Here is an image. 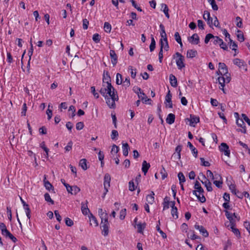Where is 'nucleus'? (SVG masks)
Here are the masks:
<instances>
[{
	"instance_id": "obj_1",
	"label": "nucleus",
	"mask_w": 250,
	"mask_h": 250,
	"mask_svg": "<svg viewBox=\"0 0 250 250\" xmlns=\"http://www.w3.org/2000/svg\"><path fill=\"white\" fill-rule=\"evenodd\" d=\"M160 28L161 29L160 36L161 37L160 41L161 46L160 48L162 47V50L164 48L166 51H168L169 47L168 43L167 36L165 29V26L163 24H160Z\"/></svg>"
},
{
	"instance_id": "obj_2",
	"label": "nucleus",
	"mask_w": 250,
	"mask_h": 250,
	"mask_svg": "<svg viewBox=\"0 0 250 250\" xmlns=\"http://www.w3.org/2000/svg\"><path fill=\"white\" fill-rule=\"evenodd\" d=\"M230 80V76H225L224 75H221V76L219 77L217 79L218 82L221 85V86L219 87V88L221 89L224 93H226L224 89L225 83H229Z\"/></svg>"
},
{
	"instance_id": "obj_3",
	"label": "nucleus",
	"mask_w": 250,
	"mask_h": 250,
	"mask_svg": "<svg viewBox=\"0 0 250 250\" xmlns=\"http://www.w3.org/2000/svg\"><path fill=\"white\" fill-rule=\"evenodd\" d=\"M116 83L118 85H120L122 83H123L124 85L126 86L127 87L129 86L130 84V79L128 77L125 78V80H123L122 75L118 73L116 74Z\"/></svg>"
},
{
	"instance_id": "obj_4",
	"label": "nucleus",
	"mask_w": 250,
	"mask_h": 250,
	"mask_svg": "<svg viewBox=\"0 0 250 250\" xmlns=\"http://www.w3.org/2000/svg\"><path fill=\"white\" fill-rule=\"evenodd\" d=\"M234 115H235V117L237 118L236 119V124L238 126L241 127V129H237V131L238 132H241L242 133H243L244 134L247 133V130L246 127L245 125V124L244 122V120L242 118V119H239V114L237 112H235L234 113Z\"/></svg>"
},
{
	"instance_id": "obj_5",
	"label": "nucleus",
	"mask_w": 250,
	"mask_h": 250,
	"mask_svg": "<svg viewBox=\"0 0 250 250\" xmlns=\"http://www.w3.org/2000/svg\"><path fill=\"white\" fill-rule=\"evenodd\" d=\"M175 56L178 58L176 60V63L177 67L179 69H182L183 68L185 67V64L184 63L185 58L179 52H176L175 54Z\"/></svg>"
},
{
	"instance_id": "obj_6",
	"label": "nucleus",
	"mask_w": 250,
	"mask_h": 250,
	"mask_svg": "<svg viewBox=\"0 0 250 250\" xmlns=\"http://www.w3.org/2000/svg\"><path fill=\"white\" fill-rule=\"evenodd\" d=\"M225 215L227 219L229 220V222L225 223V226L229 228L230 226L233 225L236 226V220L232 216L231 213L229 212L227 210H225Z\"/></svg>"
},
{
	"instance_id": "obj_7",
	"label": "nucleus",
	"mask_w": 250,
	"mask_h": 250,
	"mask_svg": "<svg viewBox=\"0 0 250 250\" xmlns=\"http://www.w3.org/2000/svg\"><path fill=\"white\" fill-rule=\"evenodd\" d=\"M112 96L109 98L108 96L105 98L106 103L110 108H115V101H117L119 99L118 95H113Z\"/></svg>"
},
{
	"instance_id": "obj_8",
	"label": "nucleus",
	"mask_w": 250,
	"mask_h": 250,
	"mask_svg": "<svg viewBox=\"0 0 250 250\" xmlns=\"http://www.w3.org/2000/svg\"><path fill=\"white\" fill-rule=\"evenodd\" d=\"M219 72L220 75H224L225 76H230V74L228 73V67L225 63L223 62H219Z\"/></svg>"
},
{
	"instance_id": "obj_9",
	"label": "nucleus",
	"mask_w": 250,
	"mask_h": 250,
	"mask_svg": "<svg viewBox=\"0 0 250 250\" xmlns=\"http://www.w3.org/2000/svg\"><path fill=\"white\" fill-rule=\"evenodd\" d=\"M172 94L170 90H168L165 97V104L167 107L172 108L173 106L172 103Z\"/></svg>"
},
{
	"instance_id": "obj_10",
	"label": "nucleus",
	"mask_w": 250,
	"mask_h": 250,
	"mask_svg": "<svg viewBox=\"0 0 250 250\" xmlns=\"http://www.w3.org/2000/svg\"><path fill=\"white\" fill-rule=\"evenodd\" d=\"M186 120L189 122V125L191 126H195V124L200 122V118L198 116L192 114L190 115L189 118H187Z\"/></svg>"
},
{
	"instance_id": "obj_11",
	"label": "nucleus",
	"mask_w": 250,
	"mask_h": 250,
	"mask_svg": "<svg viewBox=\"0 0 250 250\" xmlns=\"http://www.w3.org/2000/svg\"><path fill=\"white\" fill-rule=\"evenodd\" d=\"M188 41L192 44H198L200 42V39L197 34H193L191 36L188 37Z\"/></svg>"
},
{
	"instance_id": "obj_12",
	"label": "nucleus",
	"mask_w": 250,
	"mask_h": 250,
	"mask_svg": "<svg viewBox=\"0 0 250 250\" xmlns=\"http://www.w3.org/2000/svg\"><path fill=\"white\" fill-rule=\"evenodd\" d=\"M219 148L221 151L224 152V154L228 157L230 156V150L228 145L225 143L221 144Z\"/></svg>"
},
{
	"instance_id": "obj_13",
	"label": "nucleus",
	"mask_w": 250,
	"mask_h": 250,
	"mask_svg": "<svg viewBox=\"0 0 250 250\" xmlns=\"http://www.w3.org/2000/svg\"><path fill=\"white\" fill-rule=\"evenodd\" d=\"M43 183L44 186L47 190L51 191L53 193L55 192L54 187L48 181L46 180V175H44Z\"/></svg>"
},
{
	"instance_id": "obj_14",
	"label": "nucleus",
	"mask_w": 250,
	"mask_h": 250,
	"mask_svg": "<svg viewBox=\"0 0 250 250\" xmlns=\"http://www.w3.org/2000/svg\"><path fill=\"white\" fill-rule=\"evenodd\" d=\"M106 93L108 96L111 97L113 95H117V91H115V88L113 87L111 83H108L106 85Z\"/></svg>"
},
{
	"instance_id": "obj_15",
	"label": "nucleus",
	"mask_w": 250,
	"mask_h": 250,
	"mask_svg": "<svg viewBox=\"0 0 250 250\" xmlns=\"http://www.w3.org/2000/svg\"><path fill=\"white\" fill-rule=\"evenodd\" d=\"M203 18L205 20L207 21V23L210 27H212L213 25L212 21L213 19L210 17V13L208 11H205L203 15Z\"/></svg>"
},
{
	"instance_id": "obj_16",
	"label": "nucleus",
	"mask_w": 250,
	"mask_h": 250,
	"mask_svg": "<svg viewBox=\"0 0 250 250\" xmlns=\"http://www.w3.org/2000/svg\"><path fill=\"white\" fill-rule=\"evenodd\" d=\"M101 228H102V234L104 236H107L109 232V223L108 221L107 222L104 221L103 223L101 222Z\"/></svg>"
},
{
	"instance_id": "obj_17",
	"label": "nucleus",
	"mask_w": 250,
	"mask_h": 250,
	"mask_svg": "<svg viewBox=\"0 0 250 250\" xmlns=\"http://www.w3.org/2000/svg\"><path fill=\"white\" fill-rule=\"evenodd\" d=\"M194 228L195 229L198 230L202 234V235L205 237H207L208 236V231L203 226H200L199 225L195 224Z\"/></svg>"
},
{
	"instance_id": "obj_18",
	"label": "nucleus",
	"mask_w": 250,
	"mask_h": 250,
	"mask_svg": "<svg viewBox=\"0 0 250 250\" xmlns=\"http://www.w3.org/2000/svg\"><path fill=\"white\" fill-rule=\"evenodd\" d=\"M110 56L111 59L112 64L114 66L116 65L118 61V57L114 50H110Z\"/></svg>"
},
{
	"instance_id": "obj_19",
	"label": "nucleus",
	"mask_w": 250,
	"mask_h": 250,
	"mask_svg": "<svg viewBox=\"0 0 250 250\" xmlns=\"http://www.w3.org/2000/svg\"><path fill=\"white\" fill-rule=\"evenodd\" d=\"M103 83H106V84L108 83H111V78L110 77L109 72L105 70L104 71L103 78Z\"/></svg>"
},
{
	"instance_id": "obj_20",
	"label": "nucleus",
	"mask_w": 250,
	"mask_h": 250,
	"mask_svg": "<svg viewBox=\"0 0 250 250\" xmlns=\"http://www.w3.org/2000/svg\"><path fill=\"white\" fill-rule=\"evenodd\" d=\"M175 119V115L172 113H169L166 118V122L169 125H171L174 123Z\"/></svg>"
},
{
	"instance_id": "obj_21",
	"label": "nucleus",
	"mask_w": 250,
	"mask_h": 250,
	"mask_svg": "<svg viewBox=\"0 0 250 250\" xmlns=\"http://www.w3.org/2000/svg\"><path fill=\"white\" fill-rule=\"evenodd\" d=\"M169 81L170 84L172 86L174 87L177 86L178 83L177 78L174 75L171 74L169 75Z\"/></svg>"
},
{
	"instance_id": "obj_22",
	"label": "nucleus",
	"mask_w": 250,
	"mask_h": 250,
	"mask_svg": "<svg viewBox=\"0 0 250 250\" xmlns=\"http://www.w3.org/2000/svg\"><path fill=\"white\" fill-rule=\"evenodd\" d=\"M89 219L90 221V225H94L95 227L98 226V222L96 217L93 215L92 213H90L89 216Z\"/></svg>"
},
{
	"instance_id": "obj_23",
	"label": "nucleus",
	"mask_w": 250,
	"mask_h": 250,
	"mask_svg": "<svg viewBox=\"0 0 250 250\" xmlns=\"http://www.w3.org/2000/svg\"><path fill=\"white\" fill-rule=\"evenodd\" d=\"M188 146L191 150L193 155L195 157H197L198 154V150L197 149L192 145V144L190 142H188Z\"/></svg>"
},
{
	"instance_id": "obj_24",
	"label": "nucleus",
	"mask_w": 250,
	"mask_h": 250,
	"mask_svg": "<svg viewBox=\"0 0 250 250\" xmlns=\"http://www.w3.org/2000/svg\"><path fill=\"white\" fill-rule=\"evenodd\" d=\"M150 165L149 163H147L146 161L144 160L142 163V171L144 173V174L146 175L147 173L148 169L149 168Z\"/></svg>"
},
{
	"instance_id": "obj_25",
	"label": "nucleus",
	"mask_w": 250,
	"mask_h": 250,
	"mask_svg": "<svg viewBox=\"0 0 250 250\" xmlns=\"http://www.w3.org/2000/svg\"><path fill=\"white\" fill-rule=\"evenodd\" d=\"M197 55V51L193 49H189L187 51V57L188 58H193Z\"/></svg>"
},
{
	"instance_id": "obj_26",
	"label": "nucleus",
	"mask_w": 250,
	"mask_h": 250,
	"mask_svg": "<svg viewBox=\"0 0 250 250\" xmlns=\"http://www.w3.org/2000/svg\"><path fill=\"white\" fill-rule=\"evenodd\" d=\"M123 153L125 156H127L128 154V151L130 149L128 144L127 143H123Z\"/></svg>"
},
{
	"instance_id": "obj_27",
	"label": "nucleus",
	"mask_w": 250,
	"mask_h": 250,
	"mask_svg": "<svg viewBox=\"0 0 250 250\" xmlns=\"http://www.w3.org/2000/svg\"><path fill=\"white\" fill-rule=\"evenodd\" d=\"M111 180L110 175L108 173H106L104 176V186H110V183Z\"/></svg>"
},
{
	"instance_id": "obj_28",
	"label": "nucleus",
	"mask_w": 250,
	"mask_h": 250,
	"mask_svg": "<svg viewBox=\"0 0 250 250\" xmlns=\"http://www.w3.org/2000/svg\"><path fill=\"white\" fill-rule=\"evenodd\" d=\"M194 188L195 189L197 190V191L199 192L200 194H203L204 192L203 188H202L200 184L197 181H196Z\"/></svg>"
},
{
	"instance_id": "obj_29",
	"label": "nucleus",
	"mask_w": 250,
	"mask_h": 250,
	"mask_svg": "<svg viewBox=\"0 0 250 250\" xmlns=\"http://www.w3.org/2000/svg\"><path fill=\"white\" fill-rule=\"evenodd\" d=\"M87 201H86V204H84L83 203H82V207H81V210L82 213L84 215L87 214L88 212L90 211L89 209L87 208Z\"/></svg>"
},
{
	"instance_id": "obj_30",
	"label": "nucleus",
	"mask_w": 250,
	"mask_h": 250,
	"mask_svg": "<svg viewBox=\"0 0 250 250\" xmlns=\"http://www.w3.org/2000/svg\"><path fill=\"white\" fill-rule=\"evenodd\" d=\"M229 228L230 229H231V231L234 233V234L236 236L237 238H239L241 237V233L239 229L235 228V226L231 225L230 226Z\"/></svg>"
},
{
	"instance_id": "obj_31",
	"label": "nucleus",
	"mask_w": 250,
	"mask_h": 250,
	"mask_svg": "<svg viewBox=\"0 0 250 250\" xmlns=\"http://www.w3.org/2000/svg\"><path fill=\"white\" fill-rule=\"evenodd\" d=\"M154 193L153 191H151L150 195H148L146 197V200L149 204H152L154 202Z\"/></svg>"
},
{
	"instance_id": "obj_32",
	"label": "nucleus",
	"mask_w": 250,
	"mask_h": 250,
	"mask_svg": "<svg viewBox=\"0 0 250 250\" xmlns=\"http://www.w3.org/2000/svg\"><path fill=\"white\" fill-rule=\"evenodd\" d=\"M161 8H163V12L165 13L166 17H167V19L169 18V15L168 14V8L167 4L162 3L161 4Z\"/></svg>"
},
{
	"instance_id": "obj_33",
	"label": "nucleus",
	"mask_w": 250,
	"mask_h": 250,
	"mask_svg": "<svg viewBox=\"0 0 250 250\" xmlns=\"http://www.w3.org/2000/svg\"><path fill=\"white\" fill-rule=\"evenodd\" d=\"M156 42L153 35L151 36V43L149 46L150 51L152 52L155 48Z\"/></svg>"
},
{
	"instance_id": "obj_34",
	"label": "nucleus",
	"mask_w": 250,
	"mask_h": 250,
	"mask_svg": "<svg viewBox=\"0 0 250 250\" xmlns=\"http://www.w3.org/2000/svg\"><path fill=\"white\" fill-rule=\"evenodd\" d=\"M99 92L104 98H106L108 97L106 93V86L105 87L104 83L103 84V87L101 88Z\"/></svg>"
},
{
	"instance_id": "obj_35",
	"label": "nucleus",
	"mask_w": 250,
	"mask_h": 250,
	"mask_svg": "<svg viewBox=\"0 0 250 250\" xmlns=\"http://www.w3.org/2000/svg\"><path fill=\"white\" fill-rule=\"evenodd\" d=\"M86 161L85 159H82L80 161L79 165L84 170L87 169Z\"/></svg>"
},
{
	"instance_id": "obj_36",
	"label": "nucleus",
	"mask_w": 250,
	"mask_h": 250,
	"mask_svg": "<svg viewBox=\"0 0 250 250\" xmlns=\"http://www.w3.org/2000/svg\"><path fill=\"white\" fill-rule=\"evenodd\" d=\"M237 37L238 40L240 42H243L245 40L243 32L239 30H237Z\"/></svg>"
},
{
	"instance_id": "obj_37",
	"label": "nucleus",
	"mask_w": 250,
	"mask_h": 250,
	"mask_svg": "<svg viewBox=\"0 0 250 250\" xmlns=\"http://www.w3.org/2000/svg\"><path fill=\"white\" fill-rule=\"evenodd\" d=\"M169 198L167 196L165 197V198L164 199L163 210H165L169 208Z\"/></svg>"
},
{
	"instance_id": "obj_38",
	"label": "nucleus",
	"mask_w": 250,
	"mask_h": 250,
	"mask_svg": "<svg viewBox=\"0 0 250 250\" xmlns=\"http://www.w3.org/2000/svg\"><path fill=\"white\" fill-rule=\"evenodd\" d=\"M160 221H158V224L156 226V229L161 234L162 237L163 238H167V235L164 232L160 229Z\"/></svg>"
},
{
	"instance_id": "obj_39",
	"label": "nucleus",
	"mask_w": 250,
	"mask_h": 250,
	"mask_svg": "<svg viewBox=\"0 0 250 250\" xmlns=\"http://www.w3.org/2000/svg\"><path fill=\"white\" fill-rule=\"evenodd\" d=\"M137 227L138 232L140 233H142L143 230L146 228V224L145 223H144V224L139 223L137 225Z\"/></svg>"
},
{
	"instance_id": "obj_40",
	"label": "nucleus",
	"mask_w": 250,
	"mask_h": 250,
	"mask_svg": "<svg viewBox=\"0 0 250 250\" xmlns=\"http://www.w3.org/2000/svg\"><path fill=\"white\" fill-rule=\"evenodd\" d=\"M104 29L105 32L110 33L111 30V26L108 22H105L104 23Z\"/></svg>"
},
{
	"instance_id": "obj_41",
	"label": "nucleus",
	"mask_w": 250,
	"mask_h": 250,
	"mask_svg": "<svg viewBox=\"0 0 250 250\" xmlns=\"http://www.w3.org/2000/svg\"><path fill=\"white\" fill-rule=\"evenodd\" d=\"M178 209L176 207H172V208H171V213L172 216L173 218H174L175 219H177L178 218Z\"/></svg>"
},
{
	"instance_id": "obj_42",
	"label": "nucleus",
	"mask_w": 250,
	"mask_h": 250,
	"mask_svg": "<svg viewBox=\"0 0 250 250\" xmlns=\"http://www.w3.org/2000/svg\"><path fill=\"white\" fill-rule=\"evenodd\" d=\"M178 177L179 180V183L181 185V183H184L186 181V178L182 172H180L178 174Z\"/></svg>"
},
{
	"instance_id": "obj_43",
	"label": "nucleus",
	"mask_w": 250,
	"mask_h": 250,
	"mask_svg": "<svg viewBox=\"0 0 250 250\" xmlns=\"http://www.w3.org/2000/svg\"><path fill=\"white\" fill-rule=\"evenodd\" d=\"M44 199L46 202L50 203L52 205L54 204V201L52 200L49 193H45L44 195Z\"/></svg>"
},
{
	"instance_id": "obj_44",
	"label": "nucleus",
	"mask_w": 250,
	"mask_h": 250,
	"mask_svg": "<svg viewBox=\"0 0 250 250\" xmlns=\"http://www.w3.org/2000/svg\"><path fill=\"white\" fill-rule=\"evenodd\" d=\"M182 146L178 145L175 148V152L177 153V159L180 160L181 159V151L182 150Z\"/></svg>"
},
{
	"instance_id": "obj_45",
	"label": "nucleus",
	"mask_w": 250,
	"mask_h": 250,
	"mask_svg": "<svg viewBox=\"0 0 250 250\" xmlns=\"http://www.w3.org/2000/svg\"><path fill=\"white\" fill-rule=\"evenodd\" d=\"M233 63L235 65H237L239 67H241L243 65V61H242L241 60L236 58L233 60Z\"/></svg>"
},
{
	"instance_id": "obj_46",
	"label": "nucleus",
	"mask_w": 250,
	"mask_h": 250,
	"mask_svg": "<svg viewBox=\"0 0 250 250\" xmlns=\"http://www.w3.org/2000/svg\"><path fill=\"white\" fill-rule=\"evenodd\" d=\"M211 5L212 8L213 10L216 11L218 9V7L216 4L215 0H207Z\"/></svg>"
},
{
	"instance_id": "obj_47",
	"label": "nucleus",
	"mask_w": 250,
	"mask_h": 250,
	"mask_svg": "<svg viewBox=\"0 0 250 250\" xmlns=\"http://www.w3.org/2000/svg\"><path fill=\"white\" fill-rule=\"evenodd\" d=\"M119 133L116 130H113L111 132V138L112 140H116L118 137Z\"/></svg>"
},
{
	"instance_id": "obj_48",
	"label": "nucleus",
	"mask_w": 250,
	"mask_h": 250,
	"mask_svg": "<svg viewBox=\"0 0 250 250\" xmlns=\"http://www.w3.org/2000/svg\"><path fill=\"white\" fill-rule=\"evenodd\" d=\"M100 216L102 223H103L104 221L107 222V221H108L107 214L106 212L102 213Z\"/></svg>"
},
{
	"instance_id": "obj_49",
	"label": "nucleus",
	"mask_w": 250,
	"mask_h": 250,
	"mask_svg": "<svg viewBox=\"0 0 250 250\" xmlns=\"http://www.w3.org/2000/svg\"><path fill=\"white\" fill-rule=\"evenodd\" d=\"M128 69L130 70L131 76L132 78L134 79L136 76V69H133L132 66H129Z\"/></svg>"
},
{
	"instance_id": "obj_50",
	"label": "nucleus",
	"mask_w": 250,
	"mask_h": 250,
	"mask_svg": "<svg viewBox=\"0 0 250 250\" xmlns=\"http://www.w3.org/2000/svg\"><path fill=\"white\" fill-rule=\"evenodd\" d=\"M213 38H214V35H213L211 33H208V34L206 37H205V43L206 44H207L208 43V42H209V41H210V40L211 39H213Z\"/></svg>"
},
{
	"instance_id": "obj_51",
	"label": "nucleus",
	"mask_w": 250,
	"mask_h": 250,
	"mask_svg": "<svg viewBox=\"0 0 250 250\" xmlns=\"http://www.w3.org/2000/svg\"><path fill=\"white\" fill-rule=\"evenodd\" d=\"M92 39L95 42L98 43L100 41L101 36L98 33L94 34L93 36Z\"/></svg>"
},
{
	"instance_id": "obj_52",
	"label": "nucleus",
	"mask_w": 250,
	"mask_h": 250,
	"mask_svg": "<svg viewBox=\"0 0 250 250\" xmlns=\"http://www.w3.org/2000/svg\"><path fill=\"white\" fill-rule=\"evenodd\" d=\"M91 92L94 96V97L96 99L99 98V94L98 92H96L95 87L94 86L91 87Z\"/></svg>"
},
{
	"instance_id": "obj_53",
	"label": "nucleus",
	"mask_w": 250,
	"mask_h": 250,
	"mask_svg": "<svg viewBox=\"0 0 250 250\" xmlns=\"http://www.w3.org/2000/svg\"><path fill=\"white\" fill-rule=\"evenodd\" d=\"M65 223L66 225L68 227H71L74 224L73 221L68 217H66L65 219Z\"/></svg>"
},
{
	"instance_id": "obj_54",
	"label": "nucleus",
	"mask_w": 250,
	"mask_h": 250,
	"mask_svg": "<svg viewBox=\"0 0 250 250\" xmlns=\"http://www.w3.org/2000/svg\"><path fill=\"white\" fill-rule=\"evenodd\" d=\"M89 25V21L86 19H84L83 20V29L86 30L88 28Z\"/></svg>"
},
{
	"instance_id": "obj_55",
	"label": "nucleus",
	"mask_w": 250,
	"mask_h": 250,
	"mask_svg": "<svg viewBox=\"0 0 250 250\" xmlns=\"http://www.w3.org/2000/svg\"><path fill=\"white\" fill-rule=\"evenodd\" d=\"M126 209L125 208H124V209H122L121 211H120V218L121 220H123L125 219V216L126 215Z\"/></svg>"
},
{
	"instance_id": "obj_56",
	"label": "nucleus",
	"mask_w": 250,
	"mask_h": 250,
	"mask_svg": "<svg viewBox=\"0 0 250 250\" xmlns=\"http://www.w3.org/2000/svg\"><path fill=\"white\" fill-rule=\"evenodd\" d=\"M129 190L130 191H133L135 190V185L133 180H131L129 182Z\"/></svg>"
},
{
	"instance_id": "obj_57",
	"label": "nucleus",
	"mask_w": 250,
	"mask_h": 250,
	"mask_svg": "<svg viewBox=\"0 0 250 250\" xmlns=\"http://www.w3.org/2000/svg\"><path fill=\"white\" fill-rule=\"evenodd\" d=\"M84 127L83 123L82 122H78L76 124V128L77 130H82Z\"/></svg>"
},
{
	"instance_id": "obj_58",
	"label": "nucleus",
	"mask_w": 250,
	"mask_h": 250,
	"mask_svg": "<svg viewBox=\"0 0 250 250\" xmlns=\"http://www.w3.org/2000/svg\"><path fill=\"white\" fill-rule=\"evenodd\" d=\"M73 145V142L70 141L68 142L67 146L65 147L64 149L66 151H69L72 149V147Z\"/></svg>"
},
{
	"instance_id": "obj_59",
	"label": "nucleus",
	"mask_w": 250,
	"mask_h": 250,
	"mask_svg": "<svg viewBox=\"0 0 250 250\" xmlns=\"http://www.w3.org/2000/svg\"><path fill=\"white\" fill-rule=\"evenodd\" d=\"M213 43L214 44L216 45L218 43H220V42L222 41V39H220L219 37L218 36H214V38H213Z\"/></svg>"
},
{
	"instance_id": "obj_60",
	"label": "nucleus",
	"mask_w": 250,
	"mask_h": 250,
	"mask_svg": "<svg viewBox=\"0 0 250 250\" xmlns=\"http://www.w3.org/2000/svg\"><path fill=\"white\" fill-rule=\"evenodd\" d=\"M133 90L138 95L140 94L145 96V94L143 92H141V89L139 87H134L133 88Z\"/></svg>"
},
{
	"instance_id": "obj_61",
	"label": "nucleus",
	"mask_w": 250,
	"mask_h": 250,
	"mask_svg": "<svg viewBox=\"0 0 250 250\" xmlns=\"http://www.w3.org/2000/svg\"><path fill=\"white\" fill-rule=\"evenodd\" d=\"M202 194V196H200V195H197L196 196L197 197V199L199 200V201L200 202L203 203L206 202V199L205 196L203 194Z\"/></svg>"
},
{
	"instance_id": "obj_62",
	"label": "nucleus",
	"mask_w": 250,
	"mask_h": 250,
	"mask_svg": "<svg viewBox=\"0 0 250 250\" xmlns=\"http://www.w3.org/2000/svg\"><path fill=\"white\" fill-rule=\"evenodd\" d=\"M220 47L223 49L224 50H228V47L226 43L224 42L223 40H222V41L220 42L219 43Z\"/></svg>"
},
{
	"instance_id": "obj_63",
	"label": "nucleus",
	"mask_w": 250,
	"mask_h": 250,
	"mask_svg": "<svg viewBox=\"0 0 250 250\" xmlns=\"http://www.w3.org/2000/svg\"><path fill=\"white\" fill-rule=\"evenodd\" d=\"M242 117L243 120L250 126V119L245 114H242Z\"/></svg>"
},
{
	"instance_id": "obj_64",
	"label": "nucleus",
	"mask_w": 250,
	"mask_h": 250,
	"mask_svg": "<svg viewBox=\"0 0 250 250\" xmlns=\"http://www.w3.org/2000/svg\"><path fill=\"white\" fill-rule=\"evenodd\" d=\"M244 226L250 234V223L248 221H245L244 222Z\"/></svg>"
}]
</instances>
